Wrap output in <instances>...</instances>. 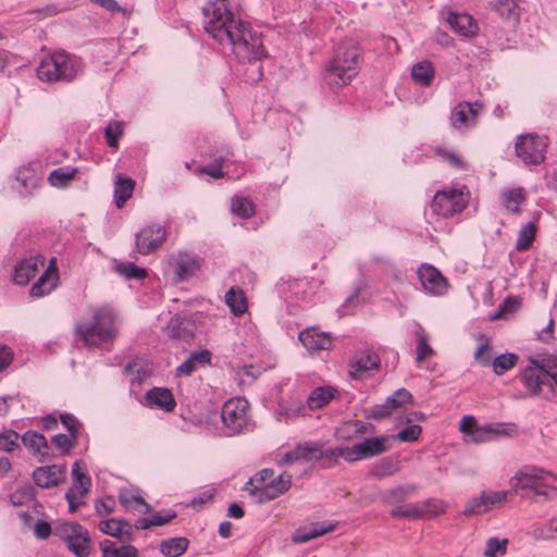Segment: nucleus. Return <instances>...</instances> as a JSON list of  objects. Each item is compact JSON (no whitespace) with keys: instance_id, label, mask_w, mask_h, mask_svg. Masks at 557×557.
<instances>
[{"instance_id":"1","label":"nucleus","mask_w":557,"mask_h":557,"mask_svg":"<svg viewBox=\"0 0 557 557\" xmlns=\"http://www.w3.org/2000/svg\"><path fill=\"white\" fill-rule=\"evenodd\" d=\"M205 30L239 62L261 60L265 49L261 36L249 24L236 18L226 0H214L205 9Z\"/></svg>"},{"instance_id":"2","label":"nucleus","mask_w":557,"mask_h":557,"mask_svg":"<svg viewBox=\"0 0 557 557\" xmlns=\"http://www.w3.org/2000/svg\"><path fill=\"white\" fill-rule=\"evenodd\" d=\"M361 63L360 48L354 39L342 41L335 49L334 57L326 69L325 79L329 85L344 86L355 77Z\"/></svg>"},{"instance_id":"3","label":"nucleus","mask_w":557,"mask_h":557,"mask_svg":"<svg viewBox=\"0 0 557 557\" xmlns=\"http://www.w3.org/2000/svg\"><path fill=\"white\" fill-rule=\"evenodd\" d=\"M512 490H531L533 499L542 497L545 500L557 498V475L537 467H524L510 480Z\"/></svg>"},{"instance_id":"4","label":"nucleus","mask_w":557,"mask_h":557,"mask_svg":"<svg viewBox=\"0 0 557 557\" xmlns=\"http://www.w3.org/2000/svg\"><path fill=\"white\" fill-rule=\"evenodd\" d=\"M115 319L111 308H99L95 310L89 323L76 325V334L86 346L96 347L116 336Z\"/></svg>"},{"instance_id":"5","label":"nucleus","mask_w":557,"mask_h":557,"mask_svg":"<svg viewBox=\"0 0 557 557\" xmlns=\"http://www.w3.org/2000/svg\"><path fill=\"white\" fill-rule=\"evenodd\" d=\"M82 72V61L65 51H57L41 60L37 77L42 82H70Z\"/></svg>"},{"instance_id":"6","label":"nucleus","mask_w":557,"mask_h":557,"mask_svg":"<svg viewBox=\"0 0 557 557\" xmlns=\"http://www.w3.org/2000/svg\"><path fill=\"white\" fill-rule=\"evenodd\" d=\"M250 405L243 397L226 400L221 408L222 430L226 436H236L252 428Z\"/></svg>"},{"instance_id":"7","label":"nucleus","mask_w":557,"mask_h":557,"mask_svg":"<svg viewBox=\"0 0 557 557\" xmlns=\"http://www.w3.org/2000/svg\"><path fill=\"white\" fill-rule=\"evenodd\" d=\"M520 380L529 391L530 396L542 395L545 398H549L554 393L548 373V359L543 360L542 364L534 359H530V364L521 372Z\"/></svg>"},{"instance_id":"8","label":"nucleus","mask_w":557,"mask_h":557,"mask_svg":"<svg viewBox=\"0 0 557 557\" xmlns=\"http://www.w3.org/2000/svg\"><path fill=\"white\" fill-rule=\"evenodd\" d=\"M387 436H374L366 438L352 446H336L331 449V455H336L348 462L369 459L387 451Z\"/></svg>"},{"instance_id":"9","label":"nucleus","mask_w":557,"mask_h":557,"mask_svg":"<svg viewBox=\"0 0 557 557\" xmlns=\"http://www.w3.org/2000/svg\"><path fill=\"white\" fill-rule=\"evenodd\" d=\"M548 139L536 133L522 134L515 143V153L524 165H540L545 161Z\"/></svg>"},{"instance_id":"10","label":"nucleus","mask_w":557,"mask_h":557,"mask_svg":"<svg viewBox=\"0 0 557 557\" xmlns=\"http://www.w3.org/2000/svg\"><path fill=\"white\" fill-rule=\"evenodd\" d=\"M53 535L64 541L76 557H88L90 536L86 528L78 523L61 522L53 528Z\"/></svg>"},{"instance_id":"11","label":"nucleus","mask_w":557,"mask_h":557,"mask_svg":"<svg viewBox=\"0 0 557 557\" xmlns=\"http://www.w3.org/2000/svg\"><path fill=\"white\" fill-rule=\"evenodd\" d=\"M468 205V195L460 189L450 188L437 191L431 202L434 214L449 218L463 211Z\"/></svg>"},{"instance_id":"12","label":"nucleus","mask_w":557,"mask_h":557,"mask_svg":"<svg viewBox=\"0 0 557 557\" xmlns=\"http://www.w3.org/2000/svg\"><path fill=\"white\" fill-rule=\"evenodd\" d=\"M445 512L442 500L428 499L414 504H404L394 507L389 515L393 518L425 519L433 518Z\"/></svg>"},{"instance_id":"13","label":"nucleus","mask_w":557,"mask_h":557,"mask_svg":"<svg viewBox=\"0 0 557 557\" xmlns=\"http://www.w3.org/2000/svg\"><path fill=\"white\" fill-rule=\"evenodd\" d=\"M483 109V104L479 101L458 102L451 110L449 121L451 126L457 131H467L474 127L478 122L480 111Z\"/></svg>"},{"instance_id":"14","label":"nucleus","mask_w":557,"mask_h":557,"mask_svg":"<svg viewBox=\"0 0 557 557\" xmlns=\"http://www.w3.org/2000/svg\"><path fill=\"white\" fill-rule=\"evenodd\" d=\"M166 238V228L161 225L144 227L135 236V248L140 255H149L158 250Z\"/></svg>"},{"instance_id":"15","label":"nucleus","mask_w":557,"mask_h":557,"mask_svg":"<svg viewBox=\"0 0 557 557\" xmlns=\"http://www.w3.org/2000/svg\"><path fill=\"white\" fill-rule=\"evenodd\" d=\"M331 449H324L320 443L308 442L302 445H297L294 449L286 451L282 457V462L292 463L299 461H315L322 458H336V455H331Z\"/></svg>"},{"instance_id":"16","label":"nucleus","mask_w":557,"mask_h":557,"mask_svg":"<svg viewBox=\"0 0 557 557\" xmlns=\"http://www.w3.org/2000/svg\"><path fill=\"white\" fill-rule=\"evenodd\" d=\"M417 274L425 293L433 296H442L448 290L449 284L446 277L432 264H421Z\"/></svg>"},{"instance_id":"17","label":"nucleus","mask_w":557,"mask_h":557,"mask_svg":"<svg viewBox=\"0 0 557 557\" xmlns=\"http://www.w3.org/2000/svg\"><path fill=\"white\" fill-rule=\"evenodd\" d=\"M412 399L411 393L406 388H398L393 395L386 398L384 404L374 405L364 410L366 417L381 420L389 417L395 410L401 408Z\"/></svg>"},{"instance_id":"18","label":"nucleus","mask_w":557,"mask_h":557,"mask_svg":"<svg viewBox=\"0 0 557 557\" xmlns=\"http://www.w3.org/2000/svg\"><path fill=\"white\" fill-rule=\"evenodd\" d=\"M201 259L188 251H180L169 257V264L173 268L177 281L184 282L196 274L200 269Z\"/></svg>"},{"instance_id":"19","label":"nucleus","mask_w":557,"mask_h":557,"mask_svg":"<svg viewBox=\"0 0 557 557\" xmlns=\"http://www.w3.org/2000/svg\"><path fill=\"white\" fill-rule=\"evenodd\" d=\"M290 484L292 476H285L282 474L275 479H271L265 486H255V488L251 490V494H256L258 496L259 503H265L287 492Z\"/></svg>"},{"instance_id":"20","label":"nucleus","mask_w":557,"mask_h":557,"mask_svg":"<svg viewBox=\"0 0 557 557\" xmlns=\"http://www.w3.org/2000/svg\"><path fill=\"white\" fill-rule=\"evenodd\" d=\"M65 465H51L38 467L33 471V479L39 487L57 486L65 478Z\"/></svg>"},{"instance_id":"21","label":"nucleus","mask_w":557,"mask_h":557,"mask_svg":"<svg viewBox=\"0 0 557 557\" xmlns=\"http://www.w3.org/2000/svg\"><path fill=\"white\" fill-rule=\"evenodd\" d=\"M298 338L304 347L310 352L329 350L333 343V339L329 333L319 332L314 327H309L301 331Z\"/></svg>"},{"instance_id":"22","label":"nucleus","mask_w":557,"mask_h":557,"mask_svg":"<svg viewBox=\"0 0 557 557\" xmlns=\"http://www.w3.org/2000/svg\"><path fill=\"white\" fill-rule=\"evenodd\" d=\"M145 406L171 412L176 407L172 392L165 387H153L145 394Z\"/></svg>"},{"instance_id":"23","label":"nucleus","mask_w":557,"mask_h":557,"mask_svg":"<svg viewBox=\"0 0 557 557\" xmlns=\"http://www.w3.org/2000/svg\"><path fill=\"white\" fill-rule=\"evenodd\" d=\"M450 27L460 36L472 37L476 34L478 26L473 17L467 13L449 12L446 17Z\"/></svg>"},{"instance_id":"24","label":"nucleus","mask_w":557,"mask_h":557,"mask_svg":"<svg viewBox=\"0 0 557 557\" xmlns=\"http://www.w3.org/2000/svg\"><path fill=\"white\" fill-rule=\"evenodd\" d=\"M380 367V358L372 351H363L357 355L350 363L349 374L354 379H361L362 374L369 370Z\"/></svg>"},{"instance_id":"25","label":"nucleus","mask_w":557,"mask_h":557,"mask_svg":"<svg viewBox=\"0 0 557 557\" xmlns=\"http://www.w3.org/2000/svg\"><path fill=\"white\" fill-rule=\"evenodd\" d=\"M336 523L330 522L323 524L311 523L308 529L298 528L292 536V542L295 544L309 542L326 533L333 532L336 529Z\"/></svg>"},{"instance_id":"26","label":"nucleus","mask_w":557,"mask_h":557,"mask_svg":"<svg viewBox=\"0 0 557 557\" xmlns=\"http://www.w3.org/2000/svg\"><path fill=\"white\" fill-rule=\"evenodd\" d=\"M23 444L39 456V461L44 462L50 457V446L47 438L37 431H27L22 436Z\"/></svg>"},{"instance_id":"27","label":"nucleus","mask_w":557,"mask_h":557,"mask_svg":"<svg viewBox=\"0 0 557 557\" xmlns=\"http://www.w3.org/2000/svg\"><path fill=\"white\" fill-rule=\"evenodd\" d=\"M58 280L57 269L51 261L49 268L40 275L39 280L32 286L30 296L41 297L49 294L55 286Z\"/></svg>"},{"instance_id":"28","label":"nucleus","mask_w":557,"mask_h":557,"mask_svg":"<svg viewBox=\"0 0 557 557\" xmlns=\"http://www.w3.org/2000/svg\"><path fill=\"white\" fill-rule=\"evenodd\" d=\"M38 262L44 264V260H38L37 258H29L20 262L14 268V282L18 285H26L36 275Z\"/></svg>"},{"instance_id":"29","label":"nucleus","mask_w":557,"mask_h":557,"mask_svg":"<svg viewBox=\"0 0 557 557\" xmlns=\"http://www.w3.org/2000/svg\"><path fill=\"white\" fill-rule=\"evenodd\" d=\"M166 330L171 337L188 339L194 334V324L185 317L175 315L168 323Z\"/></svg>"},{"instance_id":"30","label":"nucleus","mask_w":557,"mask_h":557,"mask_svg":"<svg viewBox=\"0 0 557 557\" xmlns=\"http://www.w3.org/2000/svg\"><path fill=\"white\" fill-rule=\"evenodd\" d=\"M73 484L67 492H73L84 497L91 486V480L86 474L85 469L81 467L79 461H75L72 468Z\"/></svg>"},{"instance_id":"31","label":"nucleus","mask_w":557,"mask_h":557,"mask_svg":"<svg viewBox=\"0 0 557 557\" xmlns=\"http://www.w3.org/2000/svg\"><path fill=\"white\" fill-rule=\"evenodd\" d=\"M135 182L124 176L123 174L116 175L114 184V201L117 208H122L124 203L132 197L134 191Z\"/></svg>"},{"instance_id":"32","label":"nucleus","mask_w":557,"mask_h":557,"mask_svg":"<svg viewBox=\"0 0 557 557\" xmlns=\"http://www.w3.org/2000/svg\"><path fill=\"white\" fill-rule=\"evenodd\" d=\"M504 433L505 431L500 430L498 425L485 424L483 426H476L468 435H465V442L474 444L486 443L492 441L495 436Z\"/></svg>"},{"instance_id":"33","label":"nucleus","mask_w":557,"mask_h":557,"mask_svg":"<svg viewBox=\"0 0 557 557\" xmlns=\"http://www.w3.org/2000/svg\"><path fill=\"white\" fill-rule=\"evenodd\" d=\"M492 8L503 20L519 21L520 8L517 0H496L492 3Z\"/></svg>"},{"instance_id":"34","label":"nucleus","mask_w":557,"mask_h":557,"mask_svg":"<svg viewBox=\"0 0 557 557\" xmlns=\"http://www.w3.org/2000/svg\"><path fill=\"white\" fill-rule=\"evenodd\" d=\"M225 302L236 317L244 314L247 310L245 293L239 288L231 287L225 294Z\"/></svg>"},{"instance_id":"35","label":"nucleus","mask_w":557,"mask_h":557,"mask_svg":"<svg viewBox=\"0 0 557 557\" xmlns=\"http://www.w3.org/2000/svg\"><path fill=\"white\" fill-rule=\"evenodd\" d=\"M435 71L431 62L422 61L411 69V77L414 83L421 86H430L434 79Z\"/></svg>"},{"instance_id":"36","label":"nucleus","mask_w":557,"mask_h":557,"mask_svg":"<svg viewBox=\"0 0 557 557\" xmlns=\"http://www.w3.org/2000/svg\"><path fill=\"white\" fill-rule=\"evenodd\" d=\"M102 557H138V550L132 545L116 546L111 541L100 543Z\"/></svg>"},{"instance_id":"37","label":"nucleus","mask_w":557,"mask_h":557,"mask_svg":"<svg viewBox=\"0 0 557 557\" xmlns=\"http://www.w3.org/2000/svg\"><path fill=\"white\" fill-rule=\"evenodd\" d=\"M335 389L331 386H322L314 388L307 398L309 409H320L334 398Z\"/></svg>"},{"instance_id":"38","label":"nucleus","mask_w":557,"mask_h":557,"mask_svg":"<svg viewBox=\"0 0 557 557\" xmlns=\"http://www.w3.org/2000/svg\"><path fill=\"white\" fill-rule=\"evenodd\" d=\"M232 153L226 149L222 150L213 164L199 168V172L209 175L212 178L219 180L225 176L223 166L231 161Z\"/></svg>"},{"instance_id":"39","label":"nucleus","mask_w":557,"mask_h":557,"mask_svg":"<svg viewBox=\"0 0 557 557\" xmlns=\"http://www.w3.org/2000/svg\"><path fill=\"white\" fill-rule=\"evenodd\" d=\"M503 203L510 212L520 211V206L525 201V193L522 187L507 189L502 193Z\"/></svg>"},{"instance_id":"40","label":"nucleus","mask_w":557,"mask_h":557,"mask_svg":"<svg viewBox=\"0 0 557 557\" xmlns=\"http://www.w3.org/2000/svg\"><path fill=\"white\" fill-rule=\"evenodd\" d=\"M188 547V541L185 537H174L162 541L160 550L165 557H180Z\"/></svg>"},{"instance_id":"41","label":"nucleus","mask_w":557,"mask_h":557,"mask_svg":"<svg viewBox=\"0 0 557 557\" xmlns=\"http://www.w3.org/2000/svg\"><path fill=\"white\" fill-rule=\"evenodd\" d=\"M15 180L20 186L24 188L26 194H30L39 185V178L28 168L18 169L15 175Z\"/></svg>"},{"instance_id":"42","label":"nucleus","mask_w":557,"mask_h":557,"mask_svg":"<svg viewBox=\"0 0 557 557\" xmlns=\"http://www.w3.org/2000/svg\"><path fill=\"white\" fill-rule=\"evenodd\" d=\"M414 490L411 485H399L386 490L382 494V502L386 505H395L405 500L406 496Z\"/></svg>"},{"instance_id":"43","label":"nucleus","mask_w":557,"mask_h":557,"mask_svg":"<svg viewBox=\"0 0 557 557\" xmlns=\"http://www.w3.org/2000/svg\"><path fill=\"white\" fill-rule=\"evenodd\" d=\"M535 233H536V226L533 222H529L525 225H523L518 234L516 249L518 251L528 250L531 247V245L535 238Z\"/></svg>"},{"instance_id":"44","label":"nucleus","mask_w":557,"mask_h":557,"mask_svg":"<svg viewBox=\"0 0 557 557\" xmlns=\"http://www.w3.org/2000/svg\"><path fill=\"white\" fill-rule=\"evenodd\" d=\"M176 517V512L172 511L166 515H153L150 518H140L135 522L137 530H147L150 527H159L169 523Z\"/></svg>"},{"instance_id":"45","label":"nucleus","mask_w":557,"mask_h":557,"mask_svg":"<svg viewBox=\"0 0 557 557\" xmlns=\"http://www.w3.org/2000/svg\"><path fill=\"white\" fill-rule=\"evenodd\" d=\"M76 173L77 169L59 168L50 173L48 181L54 187H63L74 178Z\"/></svg>"},{"instance_id":"46","label":"nucleus","mask_w":557,"mask_h":557,"mask_svg":"<svg viewBox=\"0 0 557 557\" xmlns=\"http://www.w3.org/2000/svg\"><path fill=\"white\" fill-rule=\"evenodd\" d=\"M231 210L242 219H248L255 213L252 202L247 198L237 196L232 199Z\"/></svg>"},{"instance_id":"47","label":"nucleus","mask_w":557,"mask_h":557,"mask_svg":"<svg viewBox=\"0 0 557 557\" xmlns=\"http://www.w3.org/2000/svg\"><path fill=\"white\" fill-rule=\"evenodd\" d=\"M518 360L515 354H503L491 361L493 371L497 375L504 374L506 371L515 367Z\"/></svg>"},{"instance_id":"48","label":"nucleus","mask_w":557,"mask_h":557,"mask_svg":"<svg viewBox=\"0 0 557 557\" xmlns=\"http://www.w3.org/2000/svg\"><path fill=\"white\" fill-rule=\"evenodd\" d=\"M508 540H499L497 537H490L486 541V546L483 552L485 557H499L504 556L507 552Z\"/></svg>"},{"instance_id":"49","label":"nucleus","mask_w":557,"mask_h":557,"mask_svg":"<svg viewBox=\"0 0 557 557\" xmlns=\"http://www.w3.org/2000/svg\"><path fill=\"white\" fill-rule=\"evenodd\" d=\"M521 306V298L518 296H508L494 313L493 319H502L507 314L516 312Z\"/></svg>"},{"instance_id":"50","label":"nucleus","mask_w":557,"mask_h":557,"mask_svg":"<svg viewBox=\"0 0 557 557\" xmlns=\"http://www.w3.org/2000/svg\"><path fill=\"white\" fill-rule=\"evenodd\" d=\"M487 505L485 503L484 493L482 492L479 496H474L467 503L463 515L475 516L487 512Z\"/></svg>"},{"instance_id":"51","label":"nucleus","mask_w":557,"mask_h":557,"mask_svg":"<svg viewBox=\"0 0 557 557\" xmlns=\"http://www.w3.org/2000/svg\"><path fill=\"white\" fill-rule=\"evenodd\" d=\"M116 270L128 280H143L147 276L146 270L133 262L120 263L116 265Z\"/></svg>"},{"instance_id":"52","label":"nucleus","mask_w":557,"mask_h":557,"mask_svg":"<svg viewBox=\"0 0 557 557\" xmlns=\"http://www.w3.org/2000/svg\"><path fill=\"white\" fill-rule=\"evenodd\" d=\"M123 371L131 377L132 383H140L148 376V370L143 367L139 360L128 362Z\"/></svg>"},{"instance_id":"53","label":"nucleus","mask_w":557,"mask_h":557,"mask_svg":"<svg viewBox=\"0 0 557 557\" xmlns=\"http://www.w3.org/2000/svg\"><path fill=\"white\" fill-rule=\"evenodd\" d=\"M435 153L438 157H441L445 162H447L450 166H453L457 170L466 169V162L455 151L448 150L446 148L437 147V148H435Z\"/></svg>"},{"instance_id":"54","label":"nucleus","mask_w":557,"mask_h":557,"mask_svg":"<svg viewBox=\"0 0 557 557\" xmlns=\"http://www.w3.org/2000/svg\"><path fill=\"white\" fill-rule=\"evenodd\" d=\"M480 341L482 343L479 345V347L474 351V359L482 367H488V366H491V361H492L491 346L484 335H480Z\"/></svg>"},{"instance_id":"55","label":"nucleus","mask_w":557,"mask_h":557,"mask_svg":"<svg viewBox=\"0 0 557 557\" xmlns=\"http://www.w3.org/2000/svg\"><path fill=\"white\" fill-rule=\"evenodd\" d=\"M483 493L488 511L494 507H498L505 504L507 502L508 495L510 494L507 491H483Z\"/></svg>"},{"instance_id":"56","label":"nucleus","mask_w":557,"mask_h":557,"mask_svg":"<svg viewBox=\"0 0 557 557\" xmlns=\"http://www.w3.org/2000/svg\"><path fill=\"white\" fill-rule=\"evenodd\" d=\"M274 471L272 469H263L259 471L253 478H250L246 483L245 490L251 494V490L255 486H265L268 481L270 482Z\"/></svg>"},{"instance_id":"57","label":"nucleus","mask_w":557,"mask_h":557,"mask_svg":"<svg viewBox=\"0 0 557 557\" xmlns=\"http://www.w3.org/2000/svg\"><path fill=\"white\" fill-rule=\"evenodd\" d=\"M78 438L72 437V435L55 434L52 436V444L62 453L67 454L76 444Z\"/></svg>"},{"instance_id":"58","label":"nucleus","mask_w":557,"mask_h":557,"mask_svg":"<svg viewBox=\"0 0 557 557\" xmlns=\"http://www.w3.org/2000/svg\"><path fill=\"white\" fill-rule=\"evenodd\" d=\"M535 539H557V517L550 519L545 525L534 529Z\"/></svg>"},{"instance_id":"59","label":"nucleus","mask_w":557,"mask_h":557,"mask_svg":"<svg viewBox=\"0 0 557 557\" xmlns=\"http://www.w3.org/2000/svg\"><path fill=\"white\" fill-rule=\"evenodd\" d=\"M396 471V463L393 462L391 459L384 458L374 466V468L371 471V474L375 478H384L392 475Z\"/></svg>"},{"instance_id":"60","label":"nucleus","mask_w":557,"mask_h":557,"mask_svg":"<svg viewBox=\"0 0 557 557\" xmlns=\"http://www.w3.org/2000/svg\"><path fill=\"white\" fill-rule=\"evenodd\" d=\"M120 525H121L120 519L112 518V519H107V520L100 521L98 524V529L102 533L120 540V535H121Z\"/></svg>"},{"instance_id":"61","label":"nucleus","mask_w":557,"mask_h":557,"mask_svg":"<svg viewBox=\"0 0 557 557\" xmlns=\"http://www.w3.org/2000/svg\"><path fill=\"white\" fill-rule=\"evenodd\" d=\"M60 421L62 425L67 430L69 434L72 435V437H79L81 423L74 414L62 413L60 416Z\"/></svg>"},{"instance_id":"62","label":"nucleus","mask_w":557,"mask_h":557,"mask_svg":"<svg viewBox=\"0 0 557 557\" xmlns=\"http://www.w3.org/2000/svg\"><path fill=\"white\" fill-rule=\"evenodd\" d=\"M20 438L18 433L13 430L0 432V450L11 451Z\"/></svg>"},{"instance_id":"63","label":"nucleus","mask_w":557,"mask_h":557,"mask_svg":"<svg viewBox=\"0 0 557 557\" xmlns=\"http://www.w3.org/2000/svg\"><path fill=\"white\" fill-rule=\"evenodd\" d=\"M122 135V125L119 122L110 123L104 129V136L109 147H116Z\"/></svg>"},{"instance_id":"64","label":"nucleus","mask_w":557,"mask_h":557,"mask_svg":"<svg viewBox=\"0 0 557 557\" xmlns=\"http://www.w3.org/2000/svg\"><path fill=\"white\" fill-rule=\"evenodd\" d=\"M422 432V429L418 424H411L403 430H400L397 434V438L401 442H413L417 441Z\"/></svg>"}]
</instances>
